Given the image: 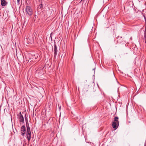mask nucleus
I'll use <instances>...</instances> for the list:
<instances>
[{
    "instance_id": "f8f14e48",
    "label": "nucleus",
    "mask_w": 146,
    "mask_h": 146,
    "mask_svg": "<svg viewBox=\"0 0 146 146\" xmlns=\"http://www.w3.org/2000/svg\"><path fill=\"white\" fill-rule=\"evenodd\" d=\"M85 0H81L80 2H83H83H84V1H85Z\"/></svg>"
},
{
    "instance_id": "6e6552de",
    "label": "nucleus",
    "mask_w": 146,
    "mask_h": 146,
    "mask_svg": "<svg viewBox=\"0 0 146 146\" xmlns=\"http://www.w3.org/2000/svg\"><path fill=\"white\" fill-rule=\"evenodd\" d=\"M7 3L6 0H1V4L2 6H5Z\"/></svg>"
},
{
    "instance_id": "f3484780",
    "label": "nucleus",
    "mask_w": 146,
    "mask_h": 146,
    "mask_svg": "<svg viewBox=\"0 0 146 146\" xmlns=\"http://www.w3.org/2000/svg\"><path fill=\"white\" fill-rule=\"evenodd\" d=\"M40 5H41V6H42V4H40Z\"/></svg>"
},
{
    "instance_id": "7ed1b4c3",
    "label": "nucleus",
    "mask_w": 146,
    "mask_h": 146,
    "mask_svg": "<svg viewBox=\"0 0 146 146\" xmlns=\"http://www.w3.org/2000/svg\"><path fill=\"white\" fill-rule=\"evenodd\" d=\"M25 11L27 15L31 16L33 14V11L31 8L29 6H27L25 7Z\"/></svg>"
},
{
    "instance_id": "0eeeda50",
    "label": "nucleus",
    "mask_w": 146,
    "mask_h": 146,
    "mask_svg": "<svg viewBox=\"0 0 146 146\" xmlns=\"http://www.w3.org/2000/svg\"><path fill=\"white\" fill-rule=\"evenodd\" d=\"M54 56L55 58L56 57L57 53V49L56 47V46L55 44H54Z\"/></svg>"
},
{
    "instance_id": "ddd939ff",
    "label": "nucleus",
    "mask_w": 146,
    "mask_h": 146,
    "mask_svg": "<svg viewBox=\"0 0 146 146\" xmlns=\"http://www.w3.org/2000/svg\"><path fill=\"white\" fill-rule=\"evenodd\" d=\"M33 38H32L31 40V42H33Z\"/></svg>"
},
{
    "instance_id": "9d476101",
    "label": "nucleus",
    "mask_w": 146,
    "mask_h": 146,
    "mask_svg": "<svg viewBox=\"0 0 146 146\" xmlns=\"http://www.w3.org/2000/svg\"><path fill=\"white\" fill-rule=\"evenodd\" d=\"M20 1V0H17V4L19 5V3Z\"/></svg>"
},
{
    "instance_id": "1a4fd4ad",
    "label": "nucleus",
    "mask_w": 146,
    "mask_h": 146,
    "mask_svg": "<svg viewBox=\"0 0 146 146\" xmlns=\"http://www.w3.org/2000/svg\"><path fill=\"white\" fill-rule=\"evenodd\" d=\"M38 54H35L34 56H35V58L34 59H36L38 57Z\"/></svg>"
},
{
    "instance_id": "dca6fc26",
    "label": "nucleus",
    "mask_w": 146,
    "mask_h": 146,
    "mask_svg": "<svg viewBox=\"0 0 146 146\" xmlns=\"http://www.w3.org/2000/svg\"><path fill=\"white\" fill-rule=\"evenodd\" d=\"M146 30V28H145V31Z\"/></svg>"
},
{
    "instance_id": "39448f33",
    "label": "nucleus",
    "mask_w": 146,
    "mask_h": 146,
    "mask_svg": "<svg viewBox=\"0 0 146 146\" xmlns=\"http://www.w3.org/2000/svg\"><path fill=\"white\" fill-rule=\"evenodd\" d=\"M21 135L24 136L26 133V128L25 125H23L21 127Z\"/></svg>"
},
{
    "instance_id": "4468645a",
    "label": "nucleus",
    "mask_w": 146,
    "mask_h": 146,
    "mask_svg": "<svg viewBox=\"0 0 146 146\" xmlns=\"http://www.w3.org/2000/svg\"><path fill=\"white\" fill-rule=\"evenodd\" d=\"M52 33H51V34H50V37H51V35L52 34Z\"/></svg>"
},
{
    "instance_id": "f03ea898",
    "label": "nucleus",
    "mask_w": 146,
    "mask_h": 146,
    "mask_svg": "<svg viewBox=\"0 0 146 146\" xmlns=\"http://www.w3.org/2000/svg\"><path fill=\"white\" fill-rule=\"evenodd\" d=\"M118 119V117L116 116L114 118V121L112 122V127L115 129V130L119 126V122Z\"/></svg>"
},
{
    "instance_id": "a211bd4d",
    "label": "nucleus",
    "mask_w": 146,
    "mask_h": 146,
    "mask_svg": "<svg viewBox=\"0 0 146 146\" xmlns=\"http://www.w3.org/2000/svg\"><path fill=\"white\" fill-rule=\"evenodd\" d=\"M29 38H30V37H29Z\"/></svg>"
},
{
    "instance_id": "423d86ee",
    "label": "nucleus",
    "mask_w": 146,
    "mask_h": 146,
    "mask_svg": "<svg viewBox=\"0 0 146 146\" xmlns=\"http://www.w3.org/2000/svg\"><path fill=\"white\" fill-rule=\"evenodd\" d=\"M19 121L20 123H23L24 122V117L22 115L21 112L19 113Z\"/></svg>"
},
{
    "instance_id": "f257e3e1",
    "label": "nucleus",
    "mask_w": 146,
    "mask_h": 146,
    "mask_svg": "<svg viewBox=\"0 0 146 146\" xmlns=\"http://www.w3.org/2000/svg\"><path fill=\"white\" fill-rule=\"evenodd\" d=\"M26 123V127H27V137L28 139V141L29 142L30 141L31 137V132L30 128L29 127V123L28 121Z\"/></svg>"
},
{
    "instance_id": "20e7f679",
    "label": "nucleus",
    "mask_w": 146,
    "mask_h": 146,
    "mask_svg": "<svg viewBox=\"0 0 146 146\" xmlns=\"http://www.w3.org/2000/svg\"><path fill=\"white\" fill-rule=\"evenodd\" d=\"M117 42V43H119L121 44V45L123 44L125 45L126 42L125 41L123 38H122L121 36H117L116 38Z\"/></svg>"
},
{
    "instance_id": "2eb2a0df",
    "label": "nucleus",
    "mask_w": 146,
    "mask_h": 146,
    "mask_svg": "<svg viewBox=\"0 0 146 146\" xmlns=\"http://www.w3.org/2000/svg\"><path fill=\"white\" fill-rule=\"evenodd\" d=\"M47 16L48 17H50V15H49L48 16H47L46 17H47Z\"/></svg>"
},
{
    "instance_id": "9b49d317",
    "label": "nucleus",
    "mask_w": 146,
    "mask_h": 146,
    "mask_svg": "<svg viewBox=\"0 0 146 146\" xmlns=\"http://www.w3.org/2000/svg\"><path fill=\"white\" fill-rule=\"evenodd\" d=\"M46 14H49L50 13V12H49V11H46Z\"/></svg>"
}]
</instances>
